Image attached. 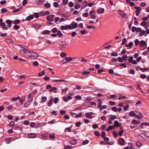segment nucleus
<instances>
[{
  "label": "nucleus",
  "instance_id": "nucleus-25",
  "mask_svg": "<svg viewBox=\"0 0 149 149\" xmlns=\"http://www.w3.org/2000/svg\"><path fill=\"white\" fill-rule=\"evenodd\" d=\"M57 35V36H58L59 37H61L63 35L62 33L60 31H58Z\"/></svg>",
  "mask_w": 149,
  "mask_h": 149
},
{
  "label": "nucleus",
  "instance_id": "nucleus-61",
  "mask_svg": "<svg viewBox=\"0 0 149 149\" xmlns=\"http://www.w3.org/2000/svg\"><path fill=\"white\" fill-rule=\"evenodd\" d=\"M92 127L93 129H95L98 127V126L97 124H93L92 125Z\"/></svg>",
  "mask_w": 149,
  "mask_h": 149
},
{
  "label": "nucleus",
  "instance_id": "nucleus-20",
  "mask_svg": "<svg viewBox=\"0 0 149 149\" xmlns=\"http://www.w3.org/2000/svg\"><path fill=\"white\" fill-rule=\"evenodd\" d=\"M44 6L46 8H49L51 7V4L49 3H47L44 4Z\"/></svg>",
  "mask_w": 149,
  "mask_h": 149
},
{
  "label": "nucleus",
  "instance_id": "nucleus-36",
  "mask_svg": "<svg viewBox=\"0 0 149 149\" xmlns=\"http://www.w3.org/2000/svg\"><path fill=\"white\" fill-rule=\"evenodd\" d=\"M130 128L131 129H134V130H135L138 128V126H130Z\"/></svg>",
  "mask_w": 149,
  "mask_h": 149
},
{
  "label": "nucleus",
  "instance_id": "nucleus-21",
  "mask_svg": "<svg viewBox=\"0 0 149 149\" xmlns=\"http://www.w3.org/2000/svg\"><path fill=\"white\" fill-rule=\"evenodd\" d=\"M65 81L63 79H54L52 80V81L53 82H55L56 81L57 82H64Z\"/></svg>",
  "mask_w": 149,
  "mask_h": 149
},
{
  "label": "nucleus",
  "instance_id": "nucleus-38",
  "mask_svg": "<svg viewBox=\"0 0 149 149\" xmlns=\"http://www.w3.org/2000/svg\"><path fill=\"white\" fill-rule=\"evenodd\" d=\"M30 103L29 104L28 102H26L24 103V106L25 107H28L30 105Z\"/></svg>",
  "mask_w": 149,
  "mask_h": 149
},
{
  "label": "nucleus",
  "instance_id": "nucleus-22",
  "mask_svg": "<svg viewBox=\"0 0 149 149\" xmlns=\"http://www.w3.org/2000/svg\"><path fill=\"white\" fill-rule=\"evenodd\" d=\"M40 27L41 26L38 24H36L33 25V27L36 29H39Z\"/></svg>",
  "mask_w": 149,
  "mask_h": 149
},
{
  "label": "nucleus",
  "instance_id": "nucleus-51",
  "mask_svg": "<svg viewBox=\"0 0 149 149\" xmlns=\"http://www.w3.org/2000/svg\"><path fill=\"white\" fill-rule=\"evenodd\" d=\"M82 16L83 17H87L88 16V13H84L83 14Z\"/></svg>",
  "mask_w": 149,
  "mask_h": 149
},
{
  "label": "nucleus",
  "instance_id": "nucleus-32",
  "mask_svg": "<svg viewBox=\"0 0 149 149\" xmlns=\"http://www.w3.org/2000/svg\"><path fill=\"white\" fill-rule=\"evenodd\" d=\"M61 29L63 30H67L66 25L65 26H61Z\"/></svg>",
  "mask_w": 149,
  "mask_h": 149
},
{
  "label": "nucleus",
  "instance_id": "nucleus-8",
  "mask_svg": "<svg viewBox=\"0 0 149 149\" xmlns=\"http://www.w3.org/2000/svg\"><path fill=\"white\" fill-rule=\"evenodd\" d=\"M147 43L144 40H141V41L140 44L139 46L140 47H143L145 46H146Z\"/></svg>",
  "mask_w": 149,
  "mask_h": 149
},
{
  "label": "nucleus",
  "instance_id": "nucleus-35",
  "mask_svg": "<svg viewBox=\"0 0 149 149\" xmlns=\"http://www.w3.org/2000/svg\"><path fill=\"white\" fill-rule=\"evenodd\" d=\"M49 138L54 139L55 138V134H52L49 135Z\"/></svg>",
  "mask_w": 149,
  "mask_h": 149
},
{
  "label": "nucleus",
  "instance_id": "nucleus-58",
  "mask_svg": "<svg viewBox=\"0 0 149 149\" xmlns=\"http://www.w3.org/2000/svg\"><path fill=\"white\" fill-rule=\"evenodd\" d=\"M42 126V123H38L36 126V128H37L38 127H41Z\"/></svg>",
  "mask_w": 149,
  "mask_h": 149
},
{
  "label": "nucleus",
  "instance_id": "nucleus-5",
  "mask_svg": "<svg viewBox=\"0 0 149 149\" xmlns=\"http://www.w3.org/2000/svg\"><path fill=\"white\" fill-rule=\"evenodd\" d=\"M72 29H75L77 28L78 26L77 23L76 22H72L70 24Z\"/></svg>",
  "mask_w": 149,
  "mask_h": 149
},
{
  "label": "nucleus",
  "instance_id": "nucleus-62",
  "mask_svg": "<svg viewBox=\"0 0 149 149\" xmlns=\"http://www.w3.org/2000/svg\"><path fill=\"white\" fill-rule=\"evenodd\" d=\"M0 3L1 5H3L6 3V0H4L3 1H1Z\"/></svg>",
  "mask_w": 149,
  "mask_h": 149
},
{
  "label": "nucleus",
  "instance_id": "nucleus-24",
  "mask_svg": "<svg viewBox=\"0 0 149 149\" xmlns=\"http://www.w3.org/2000/svg\"><path fill=\"white\" fill-rule=\"evenodd\" d=\"M119 123L118 121L117 120H116L114 121V126H115L116 127H119Z\"/></svg>",
  "mask_w": 149,
  "mask_h": 149
},
{
  "label": "nucleus",
  "instance_id": "nucleus-18",
  "mask_svg": "<svg viewBox=\"0 0 149 149\" xmlns=\"http://www.w3.org/2000/svg\"><path fill=\"white\" fill-rule=\"evenodd\" d=\"M98 107L100 109H101L102 108V102H101V100L100 99H99L98 100Z\"/></svg>",
  "mask_w": 149,
  "mask_h": 149
},
{
  "label": "nucleus",
  "instance_id": "nucleus-42",
  "mask_svg": "<svg viewBox=\"0 0 149 149\" xmlns=\"http://www.w3.org/2000/svg\"><path fill=\"white\" fill-rule=\"evenodd\" d=\"M127 41V39L126 38H124L122 40V45H124L125 43Z\"/></svg>",
  "mask_w": 149,
  "mask_h": 149
},
{
  "label": "nucleus",
  "instance_id": "nucleus-4",
  "mask_svg": "<svg viewBox=\"0 0 149 149\" xmlns=\"http://www.w3.org/2000/svg\"><path fill=\"white\" fill-rule=\"evenodd\" d=\"M33 95H32V94L29 93V94L27 98V100L30 103L33 100Z\"/></svg>",
  "mask_w": 149,
  "mask_h": 149
},
{
  "label": "nucleus",
  "instance_id": "nucleus-44",
  "mask_svg": "<svg viewBox=\"0 0 149 149\" xmlns=\"http://www.w3.org/2000/svg\"><path fill=\"white\" fill-rule=\"evenodd\" d=\"M147 23V22L146 21H143L141 23V26H143L146 25Z\"/></svg>",
  "mask_w": 149,
  "mask_h": 149
},
{
  "label": "nucleus",
  "instance_id": "nucleus-17",
  "mask_svg": "<svg viewBox=\"0 0 149 149\" xmlns=\"http://www.w3.org/2000/svg\"><path fill=\"white\" fill-rule=\"evenodd\" d=\"M132 122L135 125H138L140 123V121L134 119L132 120Z\"/></svg>",
  "mask_w": 149,
  "mask_h": 149
},
{
  "label": "nucleus",
  "instance_id": "nucleus-54",
  "mask_svg": "<svg viewBox=\"0 0 149 149\" xmlns=\"http://www.w3.org/2000/svg\"><path fill=\"white\" fill-rule=\"evenodd\" d=\"M90 72L89 71H84L82 73V74L83 75H86L90 73Z\"/></svg>",
  "mask_w": 149,
  "mask_h": 149
},
{
  "label": "nucleus",
  "instance_id": "nucleus-41",
  "mask_svg": "<svg viewBox=\"0 0 149 149\" xmlns=\"http://www.w3.org/2000/svg\"><path fill=\"white\" fill-rule=\"evenodd\" d=\"M114 128L113 126H110L107 129V131H109L111 130H112Z\"/></svg>",
  "mask_w": 149,
  "mask_h": 149
},
{
  "label": "nucleus",
  "instance_id": "nucleus-33",
  "mask_svg": "<svg viewBox=\"0 0 149 149\" xmlns=\"http://www.w3.org/2000/svg\"><path fill=\"white\" fill-rule=\"evenodd\" d=\"M116 118V117L115 116L111 115L110 116V119L112 120H114L115 118Z\"/></svg>",
  "mask_w": 149,
  "mask_h": 149
},
{
  "label": "nucleus",
  "instance_id": "nucleus-27",
  "mask_svg": "<svg viewBox=\"0 0 149 149\" xmlns=\"http://www.w3.org/2000/svg\"><path fill=\"white\" fill-rule=\"evenodd\" d=\"M55 8H58L59 7V4L57 2H54L53 4Z\"/></svg>",
  "mask_w": 149,
  "mask_h": 149
},
{
  "label": "nucleus",
  "instance_id": "nucleus-40",
  "mask_svg": "<svg viewBox=\"0 0 149 149\" xmlns=\"http://www.w3.org/2000/svg\"><path fill=\"white\" fill-rule=\"evenodd\" d=\"M142 30L141 28H136V31L137 33H139L141 32Z\"/></svg>",
  "mask_w": 149,
  "mask_h": 149
},
{
  "label": "nucleus",
  "instance_id": "nucleus-60",
  "mask_svg": "<svg viewBox=\"0 0 149 149\" xmlns=\"http://www.w3.org/2000/svg\"><path fill=\"white\" fill-rule=\"evenodd\" d=\"M27 0H24L22 1V4L23 6H24L27 3Z\"/></svg>",
  "mask_w": 149,
  "mask_h": 149
},
{
  "label": "nucleus",
  "instance_id": "nucleus-28",
  "mask_svg": "<svg viewBox=\"0 0 149 149\" xmlns=\"http://www.w3.org/2000/svg\"><path fill=\"white\" fill-rule=\"evenodd\" d=\"M74 7L75 9H78L80 8V6L79 4H75L74 5Z\"/></svg>",
  "mask_w": 149,
  "mask_h": 149
},
{
  "label": "nucleus",
  "instance_id": "nucleus-56",
  "mask_svg": "<svg viewBox=\"0 0 149 149\" xmlns=\"http://www.w3.org/2000/svg\"><path fill=\"white\" fill-rule=\"evenodd\" d=\"M66 56V54L64 52L61 53L60 54V56L62 57H64Z\"/></svg>",
  "mask_w": 149,
  "mask_h": 149
},
{
  "label": "nucleus",
  "instance_id": "nucleus-53",
  "mask_svg": "<svg viewBox=\"0 0 149 149\" xmlns=\"http://www.w3.org/2000/svg\"><path fill=\"white\" fill-rule=\"evenodd\" d=\"M130 106L129 104H127L124 107L123 109L125 111H126L129 107Z\"/></svg>",
  "mask_w": 149,
  "mask_h": 149
},
{
  "label": "nucleus",
  "instance_id": "nucleus-11",
  "mask_svg": "<svg viewBox=\"0 0 149 149\" xmlns=\"http://www.w3.org/2000/svg\"><path fill=\"white\" fill-rule=\"evenodd\" d=\"M104 12V8H100L98 9L97 11V13L101 14Z\"/></svg>",
  "mask_w": 149,
  "mask_h": 149
},
{
  "label": "nucleus",
  "instance_id": "nucleus-1",
  "mask_svg": "<svg viewBox=\"0 0 149 149\" xmlns=\"http://www.w3.org/2000/svg\"><path fill=\"white\" fill-rule=\"evenodd\" d=\"M23 52L25 54V56L27 57H32L33 56L32 53L31 52H29L27 50H23Z\"/></svg>",
  "mask_w": 149,
  "mask_h": 149
},
{
  "label": "nucleus",
  "instance_id": "nucleus-14",
  "mask_svg": "<svg viewBox=\"0 0 149 149\" xmlns=\"http://www.w3.org/2000/svg\"><path fill=\"white\" fill-rule=\"evenodd\" d=\"M53 98H51L48 103L47 105L49 107H50L51 104H53Z\"/></svg>",
  "mask_w": 149,
  "mask_h": 149
},
{
  "label": "nucleus",
  "instance_id": "nucleus-9",
  "mask_svg": "<svg viewBox=\"0 0 149 149\" xmlns=\"http://www.w3.org/2000/svg\"><path fill=\"white\" fill-rule=\"evenodd\" d=\"M45 0H38L36 4L38 5H42L45 1Z\"/></svg>",
  "mask_w": 149,
  "mask_h": 149
},
{
  "label": "nucleus",
  "instance_id": "nucleus-55",
  "mask_svg": "<svg viewBox=\"0 0 149 149\" xmlns=\"http://www.w3.org/2000/svg\"><path fill=\"white\" fill-rule=\"evenodd\" d=\"M141 31H142L141 33H139V35L141 36H143L146 33V31L145 30H142Z\"/></svg>",
  "mask_w": 149,
  "mask_h": 149
},
{
  "label": "nucleus",
  "instance_id": "nucleus-52",
  "mask_svg": "<svg viewBox=\"0 0 149 149\" xmlns=\"http://www.w3.org/2000/svg\"><path fill=\"white\" fill-rule=\"evenodd\" d=\"M81 124V122H77L75 124L76 126L77 127H79L80 126Z\"/></svg>",
  "mask_w": 149,
  "mask_h": 149
},
{
  "label": "nucleus",
  "instance_id": "nucleus-63",
  "mask_svg": "<svg viewBox=\"0 0 149 149\" xmlns=\"http://www.w3.org/2000/svg\"><path fill=\"white\" fill-rule=\"evenodd\" d=\"M127 58V55L126 54L124 55L122 57L123 59L124 60H126Z\"/></svg>",
  "mask_w": 149,
  "mask_h": 149
},
{
  "label": "nucleus",
  "instance_id": "nucleus-10",
  "mask_svg": "<svg viewBox=\"0 0 149 149\" xmlns=\"http://www.w3.org/2000/svg\"><path fill=\"white\" fill-rule=\"evenodd\" d=\"M6 23L8 24L7 26L9 27L11 26V24L12 23V21L10 20H7L6 21Z\"/></svg>",
  "mask_w": 149,
  "mask_h": 149
},
{
  "label": "nucleus",
  "instance_id": "nucleus-37",
  "mask_svg": "<svg viewBox=\"0 0 149 149\" xmlns=\"http://www.w3.org/2000/svg\"><path fill=\"white\" fill-rule=\"evenodd\" d=\"M135 44L136 46H137L139 43V41L138 39H136L135 41Z\"/></svg>",
  "mask_w": 149,
  "mask_h": 149
},
{
  "label": "nucleus",
  "instance_id": "nucleus-47",
  "mask_svg": "<svg viewBox=\"0 0 149 149\" xmlns=\"http://www.w3.org/2000/svg\"><path fill=\"white\" fill-rule=\"evenodd\" d=\"M47 100V98L46 97H43L41 99V101L43 102H45Z\"/></svg>",
  "mask_w": 149,
  "mask_h": 149
},
{
  "label": "nucleus",
  "instance_id": "nucleus-2",
  "mask_svg": "<svg viewBox=\"0 0 149 149\" xmlns=\"http://www.w3.org/2000/svg\"><path fill=\"white\" fill-rule=\"evenodd\" d=\"M55 16V15H52L47 16L46 18L49 21H53Z\"/></svg>",
  "mask_w": 149,
  "mask_h": 149
},
{
  "label": "nucleus",
  "instance_id": "nucleus-7",
  "mask_svg": "<svg viewBox=\"0 0 149 149\" xmlns=\"http://www.w3.org/2000/svg\"><path fill=\"white\" fill-rule=\"evenodd\" d=\"M28 136L29 138H36L37 135L35 133H30L28 135Z\"/></svg>",
  "mask_w": 149,
  "mask_h": 149
},
{
  "label": "nucleus",
  "instance_id": "nucleus-15",
  "mask_svg": "<svg viewBox=\"0 0 149 149\" xmlns=\"http://www.w3.org/2000/svg\"><path fill=\"white\" fill-rule=\"evenodd\" d=\"M33 18V16L31 15L27 17L26 18V21H29Z\"/></svg>",
  "mask_w": 149,
  "mask_h": 149
},
{
  "label": "nucleus",
  "instance_id": "nucleus-26",
  "mask_svg": "<svg viewBox=\"0 0 149 149\" xmlns=\"http://www.w3.org/2000/svg\"><path fill=\"white\" fill-rule=\"evenodd\" d=\"M96 13V12L95 10H92L89 13V15H95Z\"/></svg>",
  "mask_w": 149,
  "mask_h": 149
},
{
  "label": "nucleus",
  "instance_id": "nucleus-12",
  "mask_svg": "<svg viewBox=\"0 0 149 149\" xmlns=\"http://www.w3.org/2000/svg\"><path fill=\"white\" fill-rule=\"evenodd\" d=\"M50 33V31L48 30H46L43 31L41 32V34L43 35H47L49 34Z\"/></svg>",
  "mask_w": 149,
  "mask_h": 149
},
{
  "label": "nucleus",
  "instance_id": "nucleus-46",
  "mask_svg": "<svg viewBox=\"0 0 149 149\" xmlns=\"http://www.w3.org/2000/svg\"><path fill=\"white\" fill-rule=\"evenodd\" d=\"M148 68H141L140 69V70L142 72H144L145 70L146 71H147L148 70Z\"/></svg>",
  "mask_w": 149,
  "mask_h": 149
},
{
  "label": "nucleus",
  "instance_id": "nucleus-13",
  "mask_svg": "<svg viewBox=\"0 0 149 149\" xmlns=\"http://www.w3.org/2000/svg\"><path fill=\"white\" fill-rule=\"evenodd\" d=\"M85 116L86 118L89 119H91L93 118V116L90 114L89 112L86 113Z\"/></svg>",
  "mask_w": 149,
  "mask_h": 149
},
{
  "label": "nucleus",
  "instance_id": "nucleus-31",
  "mask_svg": "<svg viewBox=\"0 0 149 149\" xmlns=\"http://www.w3.org/2000/svg\"><path fill=\"white\" fill-rule=\"evenodd\" d=\"M20 22V21L19 19H16L13 23L14 24H19Z\"/></svg>",
  "mask_w": 149,
  "mask_h": 149
},
{
  "label": "nucleus",
  "instance_id": "nucleus-30",
  "mask_svg": "<svg viewBox=\"0 0 149 149\" xmlns=\"http://www.w3.org/2000/svg\"><path fill=\"white\" fill-rule=\"evenodd\" d=\"M68 131L69 132H71V128L69 127L65 128V132H66Z\"/></svg>",
  "mask_w": 149,
  "mask_h": 149
},
{
  "label": "nucleus",
  "instance_id": "nucleus-43",
  "mask_svg": "<svg viewBox=\"0 0 149 149\" xmlns=\"http://www.w3.org/2000/svg\"><path fill=\"white\" fill-rule=\"evenodd\" d=\"M58 29L56 28H54L53 29L52 31L53 33H55L57 31Z\"/></svg>",
  "mask_w": 149,
  "mask_h": 149
},
{
  "label": "nucleus",
  "instance_id": "nucleus-64",
  "mask_svg": "<svg viewBox=\"0 0 149 149\" xmlns=\"http://www.w3.org/2000/svg\"><path fill=\"white\" fill-rule=\"evenodd\" d=\"M7 118L9 120H11L13 119V117L11 115H9L8 116Z\"/></svg>",
  "mask_w": 149,
  "mask_h": 149
},
{
  "label": "nucleus",
  "instance_id": "nucleus-57",
  "mask_svg": "<svg viewBox=\"0 0 149 149\" xmlns=\"http://www.w3.org/2000/svg\"><path fill=\"white\" fill-rule=\"evenodd\" d=\"M34 15L35 18H38L39 16V14L38 13H35Z\"/></svg>",
  "mask_w": 149,
  "mask_h": 149
},
{
  "label": "nucleus",
  "instance_id": "nucleus-50",
  "mask_svg": "<svg viewBox=\"0 0 149 149\" xmlns=\"http://www.w3.org/2000/svg\"><path fill=\"white\" fill-rule=\"evenodd\" d=\"M111 110L114 111V112H117L118 111L117 108L115 107H113L111 108Z\"/></svg>",
  "mask_w": 149,
  "mask_h": 149
},
{
  "label": "nucleus",
  "instance_id": "nucleus-3",
  "mask_svg": "<svg viewBox=\"0 0 149 149\" xmlns=\"http://www.w3.org/2000/svg\"><path fill=\"white\" fill-rule=\"evenodd\" d=\"M67 44V43L65 42H60V43L59 44V47L60 48H65Z\"/></svg>",
  "mask_w": 149,
  "mask_h": 149
},
{
  "label": "nucleus",
  "instance_id": "nucleus-6",
  "mask_svg": "<svg viewBox=\"0 0 149 149\" xmlns=\"http://www.w3.org/2000/svg\"><path fill=\"white\" fill-rule=\"evenodd\" d=\"M72 98V97L70 96H68V97L64 96L63 97V101L65 102H67L68 101L71 100Z\"/></svg>",
  "mask_w": 149,
  "mask_h": 149
},
{
  "label": "nucleus",
  "instance_id": "nucleus-59",
  "mask_svg": "<svg viewBox=\"0 0 149 149\" xmlns=\"http://www.w3.org/2000/svg\"><path fill=\"white\" fill-rule=\"evenodd\" d=\"M95 134L97 136H99L100 135V133L97 131H95L94 132Z\"/></svg>",
  "mask_w": 149,
  "mask_h": 149
},
{
  "label": "nucleus",
  "instance_id": "nucleus-48",
  "mask_svg": "<svg viewBox=\"0 0 149 149\" xmlns=\"http://www.w3.org/2000/svg\"><path fill=\"white\" fill-rule=\"evenodd\" d=\"M59 100V99L58 97H55L54 100V102L55 104H56L58 101Z\"/></svg>",
  "mask_w": 149,
  "mask_h": 149
},
{
  "label": "nucleus",
  "instance_id": "nucleus-19",
  "mask_svg": "<svg viewBox=\"0 0 149 149\" xmlns=\"http://www.w3.org/2000/svg\"><path fill=\"white\" fill-rule=\"evenodd\" d=\"M45 73V71L44 70H42L41 72L38 73V76L39 77H41L44 75Z\"/></svg>",
  "mask_w": 149,
  "mask_h": 149
},
{
  "label": "nucleus",
  "instance_id": "nucleus-23",
  "mask_svg": "<svg viewBox=\"0 0 149 149\" xmlns=\"http://www.w3.org/2000/svg\"><path fill=\"white\" fill-rule=\"evenodd\" d=\"M77 143V141L76 140H72L70 142V144L72 145H74Z\"/></svg>",
  "mask_w": 149,
  "mask_h": 149
},
{
  "label": "nucleus",
  "instance_id": "nucleus-29",
  "mask_svg": "<svg viewBox=\"0 0 149 149\" xmlns=\"http://www.w3.org/2000/svg\"><path fill=\"white\" fill-rule=\"evenodd\" d=\"M89 142V141L88 140H85L83 142L82 144L83 145H85L87 144Z\"/></svg>",
  "mask_w": 149,
  "mask_h": 149
},
{
  "label": "nucleus",
  "instance_id": "nucleus-49",
  "mask_svg": "<svg viewBox=\"0 0 149 149\" xmlns=\"http://www.w3.org/2000/svg\"><path fill=\"white\" fill-rule=\"evenodd\" d=\"M109 103L110 104L111 106L114 105L116 104V103L114 102L109 101Z\"/></svg>",
  "mask_w": 149,
  "mask_h": 149
},
{
  "label": "nucleus",
  "instance_id": "nucleus-45",
  "mask_svg": "<svg viewBox=\"0 0 149 149\" xmlns=\"http://www.w3.org/2000/svg\"><path fill=\"white\" fill-rule=\"evenodd\" d=\"M12 138H6V142L8 143H10L11 141V140Z\"/></svg>",
  "mask_w": 149,
  "mask_h": 149
},
{
  "label": "nucleus",
  "instance_id": "nucleus-16",
  "mask_svg": "<svg viewBox=\"0 0 149 149\" xmlns=\"http://www.w3.org/2000/svg\"><path fill=\"white\" fill-rule=\"evenodd\" d=\"M129 115L130 116L135 117L136 114L134 113V111H131L129 113Z\"/></svg>",
  "mask_w": 149,
  "mask_h": 149
},
{
  "label": "nucleus",
  "instance_id": "nucleus-34",
  "mask_svg": "<svg viewBox=\"0 0 149 149\" xmlns=\"http://www.w3.org/2000/svg\"><path fill=\"white\" fill-rule=\"evenodd\" d=\"M15 124L14 122L13 121H11L8 124L9 126L12 127Z\"/></svg>",
  "mask_w": 149,
  "mask_h": 149
},
{
  "label": "nucleus",
  "instance_id": "nucleus-39",
  "mask_svg": "<svg viewBox=\"0 0 149 149\" xmlns=\"http://www.w3.org/2000/svg\"><path fill=\"white\" fill-rule=\"evenodd\" d=\"M1 13H6L7 12V10L5 8H3L1 9Z\"/></svg>",
  "mask_w": 149,
  "mask_h": 149
}]
</instances>
